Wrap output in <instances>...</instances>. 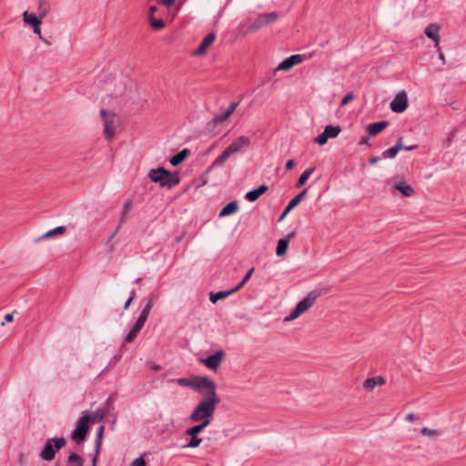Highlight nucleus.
<instances>
[{
    "label": "nucleus",
    "mask_w": 466,
    "mask_h": 466,
    "mask_svg": "<svg viewBox=\"0 0 466 466\" xmlns=\"http://www.w3.org/2000/svg\"><path fill=\"white\" fill-rule=\"evenodd\" d=\"M238 106V102H231L227 109L218 113L211 120L207 122L205 127L201 131V134L209 137H215L221 134L224 123L233 114Z\"/></svg>",
    "instance_id": "obj_1"
},
{
    "label": "nucleus",
    "mask_w": 466,
    "mask_h": 466,
    "mask_svg": "<svg viewBox=\"0 0 466 466\" xmlns=\"http://www.w3.org/2000/svg\"><path fill=\"white\" fill-rule=\"evenodd\" d=\"M219 402L200 400L195 407L189 416V420L197 422L198 420H212L216 410V407Z\"/></svg>",
    "instance_id": "obj_2"
},
{
    "label": "nucleus",
    "mask_w": 466,
    "mask_h": 466,
    "mask_svg": "<svg viewBox=\"0 0 466 466\" xmlns=\"http://www.w3.org/2000/svg\"><path fill=\"white\" fill-rule=\"evenodd\" d=\"M148 177L153 182L158 183L161 187H172L179 182L177 175L172 174L163 167L150 170Z\"/></svg>",
    "instance_id": "obj_3"
},
{
    "label": "nucleus",
    "mask_w": 466,
    "mask_h": 466,
    "mask_svg": "<svg viewBox=\"0 0 466 466\" xmlns=\"http://www.w3.org/2000/svg\"><path fill=\"white\" fill-rule=\"evenodd\" d=\"M317 299L318 295L315 292L309 293L296 305L295 309L290 312V314L285 317L284 322H290L297 319L315 304Z\"/></svg>",
    "instance_id": "obj_4"
},
{
    "label": "nucleus",
    "mask_w": 466,
    "mask_h": 466,
    "mask_svg": "<svg viewBox=\"0 0 466 466\" xmlns=\"http://www.w3.org/2000/svg\"><path fill=\"white\" fill-rule=\"evenodd\" d=\"M197 385L198 387L195 388V390L199 391L203 396H205V399L203 400L215 402L220 401L216 392V384L212 380L206 377H199Z\"/></svg>",
    "instance_id": "obj_5"
},
{
    "label": "nucleus",
    "mask_w": 466,
    "mask_h": 466,
    "mask_svg": "<svg viewBox=\"0 0 466 466\" xmlns=\"http://www.w3.org/2000/svg\"><path fill=\"white\" fill-rule=\"evenodd\" d=\"M100 114L103 119L106 139L110 140L115 136L116 129L119 125V118L116 113L106 109H102Z\"/></svg>",
    "instance_id": "obj_6"
},
{
    "label": "nucleus",
    "mask_w": 466,
    "mask_h": 466,
    "mask_svg": "<svg viewBox=\"0 0 466 466\" xmlns=\"http://www.w3.org/2000/svg\"><path fill=\"white\" fill-rule=\"evenodd\" d=\"M105 90L107 96L115 99H123L127 96V85L118 78H111L106 83Z\"/></svg>",
    "instance_id": "obj_7"
},
{
    "label": "nucleus",
    "mask_w": 466,
    "mask_h": 466,
    "mask_svg": "<svg viewBox=\"0 0 466 466\" xmlns=\"http://www.w3.org/2000/svg\"><path fill=\"white\" fill-rule=\"evenodd\" d=\"M152 306H153L152 299H149L147 304L145 306V308L141 311V313H140L138 319H137L135 325L132 327V329H130V331L127 335V337L125 339V341L132 342L136 339V337L137 336V334L139 333L141 329L144 327V325H145V323H146V321H147V319L148 318L149 312H150V310L152 309Z\"/></svg>",
    "instance_id": "obj_8"
},
{
    "label": "nucleus",
    "mask_w": 466,
    "mask_h": 466,
    "mask_svg": "<svg viewBox=\"0 0 466 466\" xmlns=\"http://www.w3.org/2000/svg\"><path fill=\"white\" fill-rule=\"evenodd\" d=\"M66 444V439L56 438L49 440L40 452V457L45 461H52L56 452L58 451Z\"/></svg>",
    "instance_id": "obj_9"
},
{
    "label": "nucleus",
    "mask_w": 466,
    "mask_h": 466,
    "mask_svg": "<svg viewBox=\"0 0 466 466\" xmlns=\"http://www.w3.org/2000/svg\"><path fill=\"white\" fill-rule=\"evenodd\" d=\"M386 184L392 189L398 190L403 197L410 198L415 194L414 187L400 177H391L386 181Z\"/></svg>",
    "instance_id": "obj_10"
},
{
    "label": "nucleus",
    "mask_w": 466,
    "mask_h": 466,
    "mask_svg": "<svg viewBox=\"0 0 466 466\" xmlns=\"http://www.w3.org/2000/svg\"><path fill=\"white\" fill-rule=\"evenodd\" d=\"M91 417L88 412L86 411L83 413L81 418L78 420L76 429L72 433V439L76 442H81L85 440L86 435L88 431V423L90 421Z\"/></svg>",
    "instance_id": "obj_11"
},
{
    "label": "nucleus",
    "mask_w": 466,
    "mask_h": 466,
    "mask_svg": "<svg viewBox=\"0 0 466 466\" xmlns=\"http://www.w3.org/2000/svg\"><path fill=\"white\" fill-rule=\"evenodd\" d=\"M279 17L276 12L260 14L250 24L249 30L257 31L264 26L273 24Z\"/></svg>",
    "instance_id": "obj_12"
},
{
    "label": "nucleus",
    "mask_w": 466,
    "mask_h": 466,
    "mask_svg": "<svg viewBox=\"0 0 466 466\" xmlns=\"http://www.w3.org/2000/svg\"><path fill=\"white\" fill-rule=\"evenodd\" d=\"M408 106V96L404 90L399 92L390 104L391 111L398 114L404 112Z\"/></svg>",
    "instance_id": "obj_13"
},
{
    "label": "nucleus",
    "mask_w": 466,
    "mask_h": 466,
    "mask_svg": "<svg viewBox=\"0 0 466 466\" xmlns=\"http://www.w3.org/2000/svg\"><path fill=\"white\" fill-rule=\"evenodd\" d=\"M23 20H24L25 24L32 26L33 32L35 35H37L40 39H43V35H42V32H41L42 18H40L34 13H29L28 11H25L23 13Z\"/></svg>",
    "instance_id": "obj_14"
},
{
    "label": "nucleus",
    "mask_w": 466,
    "mask_h": 466,
    "mask_svg": "<svg viewBox=\"0 0 466 466\" xmlns=\"http://www.w3.org/2000/svg\"><path fill=\"white\" fill-rule=\"evenodd\" d=\"M224 357H225V353L223 350H218L217 352H215L213 355L206 358V359H202L200 361L205 364L206 367H208V369L212 370H217L219 366L221 365L223 360H224Z\"/></svg>",
    "instance_id": "obj_15"
},
{
    "label": "nucleus",
    "mask_w": 466,
    "mask_h": 466,
    "mask_svg": "<svg viewBox=\"0 0 466 466\" xmlns=\"http://www.w3.org/2000/svg\"><path fill=\"white\" fill-rule=\"evenodd\" d=\"M304 61V56L303 55H292L289 57L283 60L278 67L275 69V71H288L291 69L294 66L299 65Z\"/></svg>",
    "instance_id": "obj_16"
},
{
    "label": "nucleus",
    "mask_w": 466,
    "mask_h": 466,
    "mask_svg": "<svg viewBox=\"0 0 466 466\" xmlns=\"http://www.w3.org/2000/svg\"><path fill=\"white\" fill-rule=\"evenodd\" d=\"M215 39H216L215 33L211 32V33L208 34L204 37V39L202 40V42L200 43L198 47L196 48L192 52V55L195 56L204 55L207 52L208 48L214 43Z\"/></svg>",
    "instance_id": "obj_17"
},
{
    "label": "nucleus",
    "mask_w": 466,
    "mask_h": 466,
    "mask_svg": "<svg viewBox=\"0 0 466 466\" xmlns=\"http://www.w3.org/2000/svg\"><path fill=\"white\" fill-rule=\"evenodd\" d=\"M386 383L385 379L382 376H375L366 379L362 387L368 391H372L376 387L383 386Z\"/></svg>",
    "instance_id": "obj_18"
},
{
    "label": "nucleus",
    "mask_w": 466,
    "mask_h": 466,
    "mask_svg": "<svg viewBox=\"0 0 466 466\" xmlns=\"http://www.w3.org/2000/svg\"><path fill=\"white\" fill-rule=\"evenodd\" d=\"M439 32L440 26L437 24H430L424 30V34L427 35V37L434 41L435 46H439Z\"/></svg>",
    "instance_id": "obj_19"
},
{
    "label": "nucleus",
    "mask_w": 466,
    "mask_h": 466,
    "mask_svg": "<svg viewBox=\"0 0 466 466\" xmlns=\"http://www.w3.org/2000/svg\"><path fill=\"white\" fill-rule=\"evenodd\" d=\"M238 150V147H228L211 165L210 168L220 167L223 163Z\"/></svg>",
    "instance_id": "obj_20"
},
{
    "label": "nucleus",
    "mask_w": 466,
    "mask_h": 466,
    "mask_svg": "<svg viewBox=\"0 0 466 466\" xmlns=\"http://www.w3.org/2000/svg\"><path fill=\"white\" fill-rule=\"evenodd\" d=\"M186 435L190 437L189 441L185 446L186 448L195 449L200 446L202 439L198 437V432H190V429H187Z\"/></svg>",
    "instance_id": "obj_21"
},
{
    "label": "nucleus",
    "mask_w": 466,
    "mask_h": 466,
    "mask_svg": "<svg viewBox=\"0 0 466 466\" xmlns=\"http://www.w3.org/2000/svg\"><path fill=\"white\" fill-rule=\"evenodd\" d=\"M268 186L265 184L260 185L258 188L253 189L251 191H248L245 198L248 201H255L257 200L261 195H263L268 190Z\"/></svg>",
    "instance_id": "obj_22"
},
{
    "label": "nucleus",
    "mask_w": 466,
    "mask_h": 466,
    "mask_svg": "<svg viewBox=\"0 0 466 466\" xmlns=\"http://www.w3.org/2000/svg\"><path fill=\"white\" fill-rule=\"evenodd\" d=\"M66 231V228L65 226H58L53 229L46 231L44 235L40 236L36 238V241H41L45 238H53L56 235H63Z\"/></svg>",
    "instance_id": "obj_23"
},
{
    "label": "nucleus",
    "mask_w": 466,
    "mask_h": 466,
    "mask_svg": "<svg viewBox=\"0 0 466 466\" xmlns=\"http://www.w3.org/2000/svg\"><path fill=\"white\" fill-rule=\"evenodd\" d=\"M388 126L387 121H379L372 124H370L367 127V130L370 135L376 136L380 132H381Z\"/></svg>",
    "instance_id": "obj_24"
},
{
    "label": "nucleus",
    "mask_w": 466,
    "mask_h": 466,
    "mask_svg": "<svg viewBox=\"0 0 466 466\" xmlns=\"http://www.w3.org/2000/svg\"><path fill=\"white\" fill-rule=\"evenodd\" d=\"M308 190L304 189L300 193H299L296 197H294L288 206L285 208V213H289L291 209H293L296 206H298L306 197Z\"/></svg>",
    "instance_id": "obj_25"
},
{
    "label": "nucleus",
    "mask_w": 466,
    "mask_h": 466,
    "mask_svg": "<svg viewBox=\"0 0 466 466\" xmlns=\"http://www.w3.org/2000/svg\"><path fill=\"white\" fill-rule=\"evenodd\" d=\"M238 209V205L236 201L228 203L219 212V217H227L236 213Z\"/></svg>",
    "instance_id": "obj_26"
},
{
    "label": "nucleus",
    "mask_w": 466,
    "mask_h": 466,
    "mask_svg": "<svg viewBox=\"0 0 466 466\" xmlns=\"http://www.w3.org/2000/svg\"><path fill=\"white\" fill-rule=\"evenodd\" d=\"M238 290L236 289V288L230 289V290H226V291H218L217 293H210V297H209V299L212 303H216L217 301H218L219 299H226L227 297H228L229 295L237 292Z\"/></svg>",
    "instance_id": "obj_27"
},
{
    "label": "nucleus",
    "mask_w": 466,
    "mask_h": 466,
    "mask_svg": "<svg viewBox=\"0 0 466 466\" xmlns=\"http://www.w3.org/2000/svg\"><path fill=\"white\" fill-rule=\"evenodd\" d=\"M189 155V150L187 148L183 149L178 152L173 157L170 158L169 162L172 166L176 167L182 163L186 157Z\"/></svg>",
    "instance_id": "obj_28"
},
{
    "label": "nucleus",
    "mask_w": 466,
    "mask_h": 466,
    "mask_svg": "<svg viewBox=\"0 0 466 466\" xmlns=\"http://www.w3.org/2000/svg\"><path fill=\"white\" fill-rule=\"evenodd\" d=\"M38 16L40 18H45L50 12L51 6L48 1L46 0H39L38 1Z\"/></svg>",
    "instance_id": "obj_29"
},
{
    "label": "nucleus",
    "mask_w": 466,
    "mask_h": 466,
    "mask_svg": "<svg viewBox=\"0 0 466 466\" xmlns=\"http://www.w3.org/2000/svg\"><path fill=\"white\" fill-rule=\"evenodd\" d=\"M198 378H199L198 376L190 378V379L180 378V379L176 380V382L183 387H190L195 390V388L198 387L197 384H198Z\"/></svg>",
    "instance_id": "obj_30"
},
{
    "label": "nucleus",
    "mask_w": 466,
    "mask_h": 466,
    "mask_svg": "<svg viewBox=\"0 0 466 466\" xmlns=\"http://www.w3.org/2000/svg\"><path fill=\"white\" fill-rule=\"evenodd\" d=\"M288 247H289V240L288 239H284V238L279 239L278 241L276 254L279 257L284 256L287 253Z\"/></svg>",
    "instance_id": "obj_31"
},
{
    "label": "nucleus",
    "mask_w": 466,
    "mask_h": 466,
    "mask_svg": "<svg viewBox=\"0 0 466 466\" xmlns=\"http://www.w3.org/2000/svg\"><path fill=\"white\" fill-rule=\"evenodd\" d=\"M315 171L314 167H310L307 170H305L300 177H299V180L297 181V187H301L309 179V177L313 174Z\"/></svg>",
    "instance_id": "obj_32"
},
{
    "label": "nucleus",
    "mask_w": 466,
    "mask_h": 466,
    "mask_svg": "<svg viewBox=\"0 0 466 466\" xmlns=\"http://www.w3.org/2000/svg\"><path fill=\"white\" fill-rule=\"evenodd\" d=\"M339 126H327L323 132L327 135L329 138H334L338 137L340 132Z\"/></svg>",
    "instance_id": "obj_33"
},
{
    "label": "nucleus",
    "mask_w": 466,
    "mask_h": 466,
    "mask_svg": "<svg viewBox=\"0 0 466 466\" xmlns=\"http://www.w3.org/2000/svg\"><path fill=\"white\" fill-rule=\"evenodd\" d=\"M132 209V201L126 200L122 205V213L120 222L123 223L127 220V215Z\"/></svg>",
    "instance_id": "obj_34"
},
{
    "label": "nucleus",
    "mask_w": 466,
    "mask_h": 466,
    "mask_svg": "<svg viewBox=\"0 0 466 466\" xmlns=\"http://www.w3.org/2000/svg\"><path fill=\"white\" fill-rule=\"evenodd\" d=\"M67 463L69 466H83L84 461L80 456L72 453L67 458Z\"/></svg>",
    "instance_id": "obj_35"
},
{
    "label": "nucleus",
    "mask_w": 466,
    "mask_h": 466,
    "mask_svg": "<svg viewBox=\"0 0 466 466\" xmlns=\"http://www.w3.org/2000/svg\"><path fill=\"white\" fill-rule=\"evenodd\" d=\"M212 420H198V422H199L198 424L189 428L190 429V432H193V431H196L198 433H200L206 427H208L210 423H211Z\"/></svg>",
    "instance_id": "obj_36"
},
{
    "label": "nucleus",
    "mask_w": 466,
    "mask_h": 466,
    "mask_svg": "<svg viewBox=\"0 0 466 466\" xmlns=\"http://www.w3.org/2000/svg\"><path fill=\"white\" fill-rule=\"evenodd\" d=\"M104 431H105V427L103 425H101L97 429L96 441V455H98L99 451H100V446H101V441H102Z\"/></svg>",
    "instance_id": "obj_37"
},
{
    "label": "nucleus",
    "mask_w": 466,
    "mask_h": 466,
    "mask_svg": "<svg viewBox=\"0 0 466 466\" xmlns=\"http://www.w3.org/2000/svg\"><path fill=\"white\" fill-rule=\"evenodd\" d=\"M252 143H254V141L249 137L241 136L230 146H248Z\"/></svg>",
    "instance_id": "obj_38"
},
{
    "label": "nucleus",
    "mask_w": 466,
    "mask_h": 466,
    "mask_svg": "<svg viewBox=\"0 0 466 466\" xmlns=\"http://www.w3.org/2000/svg\"><path fill=\"white\" fill-rule=\"evenodd\" d=\"M400 148L401 147H390L382 153L381 157L384 159L393 158L396 157Z\"/></svg>",
    "instance_id": "obj_39"
},
{
    "label": "nucleus",
    "mask_w": 466,
    "mask_h": 466,
    "mask_svg": "<svg viewBox=\"0 0 466 466\" xmlns=\"http://www.w3.org/2000/svg\"><path fill=\"white\" fill-rule=\"evenodd\" d=\"M150 26L154 30H160L165 26V23L163 19H155L154 17H150L149 19Z\"/></svg>",
    "instance_id": "obj_40"
},
{
    "label": "nucleus",
    "mask_w": 466,
    "mask_h": 466,
    "mask_svg": "<svg viewBox=\"0 0 466 466\" xmlns=\"http://www.w3.org/2000/svg\"><path fill=\"white\" fill-rule=\"evenodd\" d=\"M420 432L423 436H427L430 438H435L440 434V431L438 430L430 429L427 427L422 428Z\"/></svg>",
    "instance_id": "obj_41"
},
{
    "label": "nucleus",
    "mask_w": 466,
    "mask_h": 466,
    "mask_svg": "<svg viewBox=\"0 0 466 466\" xmlns=\"http://www.w3.org/2000/svg\"><path fill=\"white\" fill-rule=\"evenodd\" d=\"M255 268H251L246 274V276L243 278V279L241 280V282L236 287V289L237 290H239L244 285L246 282H248V280L251 278L253 272H254Z\"/></svg>",
    "instance_id": "obj_42"
},
{
    "label": "nucleus",
    "mask_w": 466,
    "mask_h": 466,
    "mask_svg": "<svg viewBox=\"0 0 466 466\" xmlns=\"http://www.w3.org/2000/svg\"><path fill=\"white\" fill-rule=\"evenodd\" d=\"M89 416L91 417V421H100L105 417V412L102 410H97L92 415Z\"/></svg>",
    "instance_id": "obj_43"
},
{
    "label": "nucleus",
    "mask_w": 466,
    "mask_h": 466,
    "mask_svg": "<svg viewBox=\"0 0 466 466\" xmlns=\"http://www.w3.org/2000/svg\"><path fill=\"white\" fill-rule=\"evenodd\" d=\"M329 137L325 134V132H322L320 135L314 138V142L318 143L319 145H324L328 141Z\"/></svg>",
    "instance_id": "obj_44"
},
{
    "label": "nucleus",
    "mask_w": 466,
    "mask_h": 466,
    "mask_svg": "<svg viewBox=\"0 0 466 466\" xmlns=\"http://www.w3.org/2000/svg\"><path fill=\"white\" fill-rule=\"evenodd\" d=\"M130 466H146V461L143 459V457H139V458H137L136 460H134L130 463Z\"/></svg>",
    "instance_id": "obj_45"
},
{
    "label": "nucleus",
    "mask_w": 466,
    "mask_h": 466,
    "mask_svg": "<svg viewBox=\"0 0 466 466\" xmlns=\"http://www.w3.org/2000/svg\"><path fill=\"white\" fill-rule=\"evenodd\" d=\"M354 98L353 93H348L341 100L340 105L344 106Z\"/></svg>",
    "instance_id": "obj_46"
},
{
    "label": "nucleus",
    "mask_w": 466,
    "mask_h": 466,
    "mask_svg": "<svg viewBox=\"0 0 466 466\" xmlns=\"http://www.w3.org/2000/svg\"><path fill=\"white\" fill-rule=\"evenodd\" d=\"M175 2H176V0H157V3L159 5H163L167 7L171 6Z\"/></svg>",
    "instance_id": "obj_47"
},
{
    "label": "nucleus",
    "mask_w": 466,
    "mask_h": 466,
    "mask_svg": "<svg viewBox=\"0 0 466 466\" xmlns=\"http://www.w3.org/2000/svg\"><path fill=\"white\" fill-rule=\"evenodd\" d=\"M136 297V292L135 291H132L131 292V296L129 297V299L126 301L125 303V306H124V309H127L129 305L131 304V302L133 301V299H135Z\"/></svg>",
    "instance_id": "obj_48"
},
{
    "label": "nucleus",
    "mask_w": 466,
    "mask_h": 466,
    "mask_svg": "<svg viewBox=\"0 0 466 466\" xmlns=\"http://www.w3.org/2000/svg\"><path fill=\"white\" fill-rule=\"evenodd\" d=\"M157 7L156 5H151L148 9V19L150 17H154V14L157 12Z\"/></svg>",
    "instance_id": "obj_49"
},
{
    "label": "nucleus",
    "mask_w": 466,
    "mask_h": 466,
    "mask_svg": "<svg viewBox=\"0 0 466 466\" xmlns=\"http://www.w3.org/2000/svg\"><path fill=\"white\" fill-rule=\"evenodd\" d=\"M406 420L409 421H413L415 420V415L412 412H410L406 415Z\"/></svg>",
    "instance_id": "obj_50"
},
{
    "label": "nucleus",
    "mask_w": 466,
    "mask_h": 466,
    "mask_svg": "<svg viewBox=\"0 0 466 466\" xmlns=\"http://www.w3.org/2000/svg\"><path fill=\"white\" fill-rule=\"evenodd\" d=\"M394 146H403V137H399L397 140L395 141Z\"/></svg>",
    "instance_id": "obj_51"
},
{
    "label": "nucleus",
    "mask_w": 466,
    "mask_h": 466,
    "mask_svg": "<svg viewBox=\"0 0 466 466\" xmlns=\"http://www.w3.org/2000/svg\"><path fill=\"white\" fill-rule=\"evenodd\" d=\"M294 164H295V163H294V160L289 159V160L287 162V164H286V167H287V169H291V168L293 167Z\"/></svg>",
    "instance_id": "obj_52"
},
{
    "label": "nucleus",
    "mask_w": 466,
    "mask_h": 466,
    "mask_svg": "<svg viewBox=\"0 0 466 466\" xmlns=\"http://www.w3.org/2000/svg\"><path fill=\"white\" fill-rule=\"evenodd\" d=\"M5 321H6V322H11V321H13L14 317H13V315H12V314H6V315L5 316Z\"/></svg>",
    "instance_id": "obj_53"
},
{
    "label": "nucleus",
    "mask_w": 466,
    "mask_h": 466,
    "mask_svg": "<svg viewBox=\"0 0 466 466\" xmlns=\"http://www.w3.org/2000/svg\"><path fill=\"white\" fill-rule=\"evenodd\" d=\"M379 160H380V157H372L370 159V163L371 165H374V164H376Z\"/></svg>",
    "instance_id": "obj_54"
},
{
    "label": "nucleus",
    "mask_w": 466,
    "mask_h": 466,
    "mask_svg": "<svg viewBox=\"0 0 466 466\" xmlns=\"http://www.w3.org/2000/svg\"><path fill=\"white\" fill-rule=\"evenodd\" d=\"M97 456L96 453L95 454V457L93 459V461H92V466H96V461H97Z\"/></svg>",
    "instance_id": "obj_55"
},
{
    "label": "nucleus",
    "mask_w": 466,
    "mask_h": 466,
    "mask_svg": "<svg viewBox=\"0 0 466 466\" xmlns=\"http://www.w3.org/2000/svg\"><path fill=\"white\" fill-rule=\"evenodd\" d=\"M363 144H367V137H362L360 142V145H363Z\"/></svg>",
    "instance_id": "obj_56"
},
{
    "label": "nucleus",
    "mask_w": 466,
    "mask_h": 466,
    "mask_svg": "<svg viewBox=\"0 0 466 466\" xmlns=\"http://www.w3.org/2000/svg\"><path fill=\"white\" fill-rule=\"evenodd\" d=\"M453 134H454L453 132H451V133H450V135H449V137H448V139H447V141H448V142H451V137H453Z\"/></svg>",
    "instance_id": "obj_57"
},
{
    "label": "nucleus",
    "mask_w": 466,
    "mask_h": 466,
    "mask_svg": "<svg viewBox=\"0 0 466 466\" xmlns=\"http://www.w3.org/2000/svg\"><path fill=\"white\" fill-rule=\"evenodd\" d=\"M41 40H42L45 44H46V45H48V46H49V45H51V43H50L47 39H46V38H44V37H43V39H41Z\"/></svg>",
    "instance_id": "obj_58"
},
{
    "label": "nucleus",
    "mask_w": 466,
    "mask_h": 466,
    "mask_svg": "<svg viewBox=\"0 0 466 466\" xmlns=\"http://www.w3.org/2000/svg\"><path fill=\"white\" fill-rule=\"evenodd\" d=\"M288 213H285V211L283 212V214L281 215L280 218L279 219H282L283 218H285V216L287 215Z\"/></svg>",
    "instance_id": "obj_59"
},
{
    "label": "nucleus",
    "mask_w": 466,
    "mask_h": 466,
    "mask_svg": "<svg viewBox=\"0 0 466 466\" xmlns=\"http://www.w3.org/2000/svg\"><path fill=\"white\" fill-rule=\"evenodd\" d=\"M440 57H441L442 60H444V56H443V54H442V53H441V54H440Z\"/></svg>",
    "instance_id": "obj_60"
},
{
    "label": "nucleus",
    "mask_w": 466,
    "mask_h": 466,
    "mask_svg": "<svg viewBox=\"0 0 466 466\" xmlns=\"http://www.w3.org/2000/svg\"><path fill=\"white\" fill-rule=\"evenodd\" d=\"M405 148H406L407 150H410V149H412L413 147H405Z\"/></svg>",
    "instance_id": "obj_61"
},
{
    "label": "nucleus",
    "mask_w": 466,
    "mask_h": 466,
    "mask_svg": "<svg viewBox=\"0 0 466 466\" xmlns=\"http://www.w3.org/2000/svg\"><path fill=\"white\" fill-rule=\"evenodd\" d=\"M22 457H23V455H20V459H19L20 461H23Z\"/></svg>",
    "instance_id": "obj_62"
}]
</instances>
